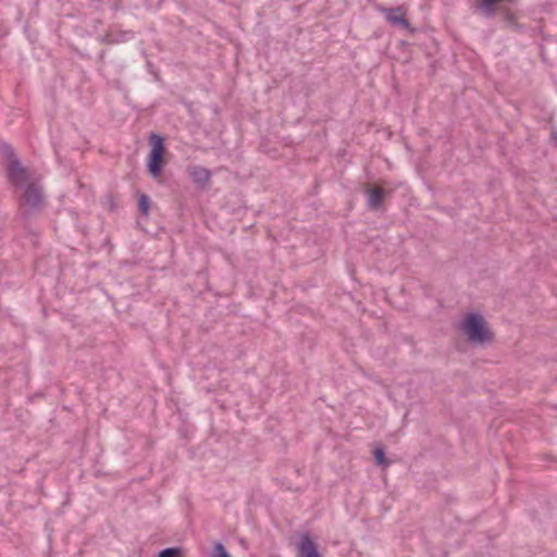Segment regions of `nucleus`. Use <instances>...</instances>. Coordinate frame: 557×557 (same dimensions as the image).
<instances>
[{"label":"nucleus","mask_w":557,"mask_h":557,"mask_svg":"<svg viewBox=\"0 0 557 557\" xmlns=\"http://www.w3.org/2000/svg\"><path fill=\"white\" fill-rule=\"evenodd\" d=\"M0 157L4 161L5 177L14 188L22 189L21 202L35 211L45 208L41 188L32 180L30 170L15 153L13 146L7 141L0 144Z\"/></svg>","instance_id":"f257e3e1"},{"label":"nucleus","mask_w":557,"mask_h":557,"mask_svg":"<svg viewBox=\"0 0 557 557\" xmlns=\"http://www.w3.org/2000/svg\"><path fill=\"white\" fill-rule=\"evenodd\" d=\"M458 331L473 347H486L495 337L484 315L476 310L468 311L462 315L458 323Z\"/></svg>","instance_id":"f03ea898"},{"label":"nucleus","mask_w":557,"mask_h":557,"mask_svg":"<svg viewBox=\"0 0 557 557\" xmlns=\"http://www.w3.org/2000/svg\"><path fill=\"white\" fill-rule=\"evenodd\" d=\"M149 151L146 159L147 173L152 178H159L166 164L165 154L168 148L165 146V136L159 133H151L148 137Z\"/></svg>","instance_id":"7ed1b4c3"},{"label":"nucleus","mask_w":557,"mask_h":557,"mask_svg":"<svg viewBox=\"0 0 557 557\" xmlns=\"http://www.w3.org/2000/svg\"><path fill=\"white\" fill-rule=\"evenodd\" d=\"M363 193L367 196V209L370 212L385 214L386 200L392 197L394 190L392 188H384L377 185L366 184Z\"/></svg>","instance_id":"20e7f679"},{"label":"nucleus","mask_w":557,"mask_h":557,"mask_svg":"<svg viewBox=\"0 0 557 557\" xmlns=\"http://www.w3.org/2000/svg\"><path fill=\"white\" fill-rule=\"evenodd\" d=\"M376 10L384 15L391 26L406 29L410 34L417 32V28L412 27L409 20L406 17V11L403 5L387 8L380 4L376 7Z\"/></svg>","instance_id":"39448f33"},{"label":"nucleus","mask_w":557,"mask_h":557,"mask_svg":"<svg viewBox=\"0 0 557 557\" xmlns=\"http://www.w3.org/2000/svg\"><path fill=\"white\" fill-rule=\"evenodd\" d=\"M296 550L297 557H323L319 543L309 532L300 534Z\"/></svg>","instance_id":"423d86ee"},{"label":"nucleus","mask_w":557,"mask_h":557,"mask_svg":"<svg viewBox=\"0 0 557 557\" xmlns=\"http://www.w3.org/2000/svg\"><path fill=\"white\" fill-rule=\"evenodd\" d=\"M187 174L197 189L207 190L210 187L212 172L202 165H189Z\"/></svg>","instance_id":"0eeeda50"},{"label":"nucleus","mask_w":557,"mask_h":557,"mask_svg":"<svg viewBox=\"0 0 557 557\" xmlns=\"http://www.w3.org/2000/svg\"><path fill=\"white\" fill-rule=\"evenodd\" d=\"M500 2L517 3L518 0H475L473 8L480 15L490 20L497 15V7Z\"/></svg>","instance_id":"6e6552de"},{"label":"nucleus","mask_w":557,"mask_h":557,"mask_svg":"<svg viewBox=\"0 0 557 557\" xmlns=\"http://www.w3.org/2000/svg\"><path fill=\"white\" fill-rule=\"evenodd\" d=\"M136 197H137V209L140 218H148L150 214V210L152 207V201L150 197L140 191L139 189L136 190Z\"/></svg>","instance_id":"1a4fd4ad"},{"label":"nucleus","mask_w":557,"mask_h":557,"mask_svg":"<svg viewBox=\"0 0 557 557\" xmlns=\"http://www.w3.org/2000/svg\"><path fill=\"white\" fill-rule=\"evenodd\" d=\"M515 4L516 3L500 2L497 7V13L500 12L503 14V21L510 26L518 21L517 13L510 9V7Z\"/></svg>","instance_id":"9d476101"},{"label":"nucleus","mask_w":557,"mask_h":557,"mask_svg":"<svg viewBox=\"0 0 557 557\" xmlns=\"http://www.w3.org/2000/svg\"><path fill=\"white\" fill-rule=\"evenodd\" d=\"M373 459L375 463L382 468H386L391 465V461L386 457V448L383 445H377L372 450Z\"/></svg>","instance_id":"9b49d317"},{"label":"nucleus","mask_w":557,"mask_h":557,"mask_svg":"<svg viewBox=\"0 0 557 557\" xmlns=\"http://www.w3.org/2000/svg\"><path fill=\"white\" fill-rule=\"evenodd\" d=\"M184 547L182 546H171L165 547L158 552L156 557H183Z\"/></svg>","instance_id":"f8f14e48"},{"label":"nucleus","mask_w":557,"mask_h":557,"mask_svg":"<svg viewBox=\"0 0 557 557\" xmlns=\"http://www.w3.org/2000/svg\"><path fill=\"white\" fill-rule=\"evenodd\" d=\"M210 557H232L224 544L220 541H215L212 545V549L209 554Z\"/></svg>","instance_id":"ddd939ff"},{"label":"nucleus","mask_w":557,"mask_h":557,"mask_svg":"<svg viewBox=\"0 0 557 557\" xmlns=\"http://www.w3.org/2000/svg\"><path fill=\"white\" fill-rule=\"evenodd\" d=\"M101 42L106 45H113L120 42V39L115 38V35L106 34L101 37Z\"/></svg>","instance_id":"4468645a"},{"label":"nucleus","mask_w":557,"mask_h":557,"mask_svg":"<svg viewBox=\"0 0 557 557\" xmlns=\"http://www.w3.org/2000/svg\"><path fill=\"white\" fill-rule=\"evenodd\" d=\"M107 198H108V203H109L110 212H114L117 209V206H116L115 200H114V196L112 194H110V195L107 196Z\"/></svg>","instance_id":"2eb2a0df"},{"label":"nucleus","mask_w":557,"mask_h":557,"mask_svg":"<svg viewBox=\"0 0 557 557\" xmlns=\"http://www.w3.org/2000/svg\"><path fill=\"white\" fill-rule=\"evenodd\" d=\"M510 27L512 28V30L518 32V33H520L524 29V26L522 24L518 23V21L515 22Z\"/></svg>","instance_id":"dca6fc26"},{"label":"nucleus","mask_w":557,"mask_h":557,"mask_svg":"<svg viewBox=\"0 0 557 557\" xmlns=\"http://www.w3.org/2000/svg\"><path fill=\"white\" fill-rule=\"evenodd\" d=\"M103 246L109 249V252L113 249V244L111 243L110 238H106Z\"/></svg>","instance_id":"f3484780"},{"label":"nucleus","mask_w":557,"mask_h":557,"mask_svg":"<svg viewBox=\"0 0 557 557\" xmlns=\"http://www.w3.org/2000/svg\"><path fill=\"white\" fill-rule=\"evenodd\" d=\"M550 141L554 146H557V132H552Z\"/></svg>","instance_id":"a211bd4d"},{"label":"nucleus","mask_w":557,"mask_h":557,"mask_svg":"<svg viewBox=\"0 0 557 557\" xmlns=\"http://www.w3.org/2000/svg\"><path fill=\"white\" fill-rule=\"evenodd\" d=\"M126 32H120L115 38L120 39V41H124L126 39Z\"/></svg>","instance_id":"6ab92c4d"},{"label":"nucleus","mask_w":557,"mask_h":557,"mask_svg":"<svg viewBox=\"0 0 557 557\" xmlns=\"http://www.w3.org/2000/svg\"><path fill=\"white\" fill-rule=\"evenodd\" d=\"M410 44L404 39L399 40V47L401 48H408Z\"/></svg>","instance_id":"aec40b11"},{"label":"nucleus","mask_w":557,"mask_h":557,"mask_svg":"<svg viewBox=\"0 0 557 557\" xmlns=\"http://www.w3.org/2000/svg\"><path fill=\"white\" fill-rule=\"evenodd\" d=\"M453 209H449V208H442V211L446 212V213H449Z\"/></svg>","instance_id":"412c9836"},{"label":"nucleus","mask_w":557,"mask_h":557,"mask_svg":"<svg viewBox=\"0 0 557 557\" xmlns=\"http://www.w3.org/2000/svg\"><path fill=\"white\" fill-rule=\"evenodd\" d=\"M442 557H448V552L447 550H443L442 552Z\"/></svg>","instance_id":"4be33fe9"},{"label":"nucleus","mask_w":557,"mask_h":557,"mask_svg":"<svg viewBox=\"0 0 557 557\" xmlns=\"http://www.w3.org/2000/svg\"><path fill=\"white\" fill-rule=\"evenodd\" d=\"M549 7H552V4H550V3H547V4H546V9H544V12H547V10H549Z\"/></svg>","instance_id":"5701e85b"},{"label":"nucleus","mask_w":557,"mask_h":557,"mask_svg":"<svg viewBox=\"0 0 557 557\" xmlns=\"http://www.w3.org/2000/svg\"><path fill=\"white\" fill-rule=\"evenodd\" d=\"M549 7H552V4H550V3H547V4H546V9H544V12H547V10H549Z\"/></svg>","instance_id":"b1692460"},{"label":"nucleus","mask_w":557,"mask_h":557,"mask_svg":"<svg viewBox=\"0 0 557 557\" xmlns=\"http://www.w3.org/2000/svg\"><path fill=\"white\" fill-rule=\"evenodd\" d=\"M549 7H552V4H550V3H547V4H546V9H544V12H547V10H549Z\"/></svg>","instance_id":"393cba45"}]
</instances>
